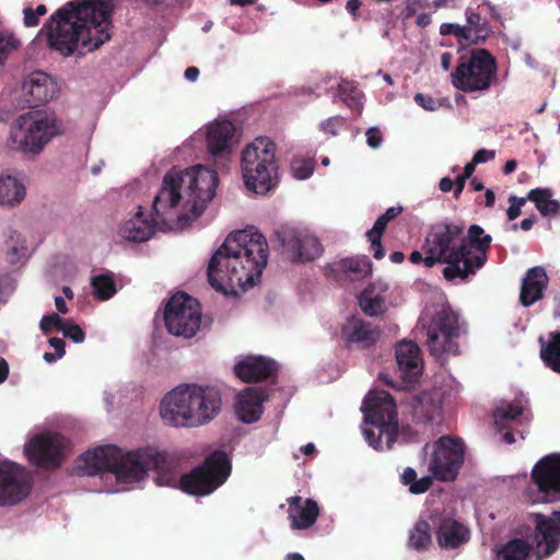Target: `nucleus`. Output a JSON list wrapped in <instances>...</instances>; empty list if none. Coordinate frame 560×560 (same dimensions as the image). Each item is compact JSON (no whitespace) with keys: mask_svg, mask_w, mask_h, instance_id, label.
Here are the masks:
<instances>
[{"mask_svg":"<svg viewBox=\"0 0 560 560\" xmlns=\"http://www.w3.org/2000/svg\"><path fill=\"white\" fill-rule=\"evenodd\" d=\"M179 465L180 457L174 452L149 446L122 454L117 446L105 445L83 453L75 469L83 476H95L102 471L113 472L117 480L122 482L140 481L147 476L148 470H154L158 486L178 488L195 497L214 492L228 480L232 470L231 460L221 450L209 454L202 464L180 477Z\"/></svg>","mask_w":560,"mask_h":560,"instance_id":"f257e3e1","label":"nucleus"},{"mask_svg":"<svg viewBox=\"0 0 560 560\" xmlns=\"http://www.w3.org/2000/svg\"><path fill=\"white\" fill-rule=\"evenodd\" d=\"M114 9L113 0L70 1L50 15L42 31L61 55H83L109 40Z\"/></svg>","mask_w":560,"mask_h":560,"instance_id":"f03ea898","label":"nucleus"},{"mask_svg":"<svg viewBox=\"0 0 560 560\" xmlns=\"http://www.w3.org/2000/svg\"><path fill=\"white\" fill-rule=\"evenodd\" d=\"M268 253V243L260 232H232L209 261L210 285L224 295H236L237 289L253 288L260 280Z\"/></svg>","mask_w":560,"mask_h":560,"instance_id":"7ed1b4c3","label":"nucleus"},{"mask_svg":"<svg viewBox=\"0 0 560 560\" xmlns=\"http://www.w3.org/2000/svg\"><path fill=\"white\" fill-rule=\"evenodd\" d=\"M218 184L217 172L203 165L172 168L153 200L156 220L166 223L177 218V222H188L200 217L214 197Z\"/></svg>","mask_w":560,"mask_h":560,"instance_id":"20e7f679","label":"nucleus"},{"mask_svg":"<svg viewBox=\"0 0 560 560\" xmlns=\"http://www.w3.org/2000/svg\"><path fill=\"white\" fill-rule=\"evenodd\" d=\"M221 405V393L217 387L183 384L164 396L160 415L170 425L199 427L214 419Z\"/></svg>","mask_w":560,"mask_h":560,"instance_id":"39448f33","label":"nucleus"},{"mask_svg":"<svg viewBox=\"0 0 560 560\" xmlns=\"http://www.w3.org/2000/svg\"><path fill=\"white\" fill-rule=\"evenodd\" d=\"M464 228L454 223H436L430 228L422 250L427 254L425 267L432 268L438 264H445L443 276L447 280L467 278V265L462 261L467 257V249L460 245L459 240Z\"/></svg>","mask_w":560,"mask_h":560,"instance_id":"423d86ee","label":"nucleus"},{"mask_svg":"<svg viewBox=\"0 0 560 560\" xmlns=\"http://www.w3.org/2000/svg\"><path fill=\"white\" fill-rule=\"evenodd\" d=\"M364 422L373 428L363 429L366 442L376 451L383 450L385 438L388 450L393 447L398 435V415L393 396L383 389L369 392L362 405Z\"/></svg>","mask_w":560,"mask_h":560,"instance_id":"0eeeda50","label":"nucleus"},{"mask_svg":"<svg viewBox=\"0 0 560 560\" xmlns=\"http://www.w3.org/2000/svg\"><path fill=\"white\" fill-rule=\"evenodd\" d=\"M242 174L247 189L266 194L278 182L276 144L267 137H258L242 152Z\"/></svg>","mask_w":560,"mask_h":560,"instance_id":"6e6552de","label":"nucleus"},{"mask_svg":"<svg viewBox=\"0 0 560 560\" xmlns=\"http://www.w3.org/2000/svg\"><path fill=\"white\" fill-rule=\"evenodd\" d=\"M58 133L59 127L52 113L27 112L12 122L7 147L23 153L38 154Z\"/></svg>","mask_w":560,"mask_h":560,"instance_id":"1a4fd4ad","label":"nucleus"},{"mask_svg":"<svg viewBox=\"0 0 560 560\" xmlns=\"http://www.w3.org/2000/svg\"><path fill=\"white\" fill-rule=\"evenodd\" d=\"M497 61L485 48H474L458 59L452 84L466 93L486 91L497 78Z\"/></svg>","mask_w":560,"mask_h":560,"instance_id":"9d476101","label":"nucleus"},{"mask_svg":"<svg viewBox=\"0 0 560 560\" xmlns=\"http://www.w3.org/2000/svg\"><path fill=\"white\" fill-rule=\"evenodd\" d=\"M164 322L170 334L184 338L194 337L201 326L199 302L185 292L174 294L165 305Z\"/></svg>","mask_w":560,"mask_h":560,"instance_id":"9b49d317","label":"nucleus"},{"mask_svg":"<svg viewBox=\"0 0 560 560\" xmlns=\"http://www.w3.org/2000/svg\"><path fill=\"white\" fill-rule=\"evenodd\" d=\"M427 329V346L430 353L436 358L443 354H459L458 315L451 308L444 307L436 312L430 319Z\"/></svg>","mask_w":560,"mask_h":560,"instance_id":"f8f14e48","label":"nucleus"},{"mask_svg":"<svg viewBox=\"0 0 560 560\" xmlns=\"http://www.w3.org/2000/svg\"><path fill=\"white\" fill-rule=\"evenodd\" d=\"M465 459V445L459 438L443 435L432 445L428 469L440 481H454Z\"/></svg>","mask_w":560,"mask_h":560,"instance_id":"ddd939ff","label":"nucleus"},{"mask_svg":"<svg viewBox=\"0 0 560 560\" xmlns=\"http://www.w3.org/2000/svg\"><path fill=\"white\" fill-rule=\"evenodd\" d=\"M276 236L293 262L312 261L323 253V246L318 238L306 231L281 226L276 231Z\"/></svg>","mask_w":560,"mask_h":560,"instance_id":"4468645a","label":"nucleus"},{"mask_svg":"<svg viewBox=\"0 0 560 560\" xmlns=\"http://www.w3.org/2000/svg\"><path fill=\"white\" fill-rule=\"evenodd\" d=\"M32 477L22 466L0 462V506H12L23 501L31 492Z\"/></svg>","mask_w":560,"mask_h":560,"instance_id":"2eb2a0df","label":"nucleus"},{"mask_svg":"<svg viewBox=\"0 0 560 560\" xmlns=\"http://www.w3.org/2000/svg\"><path fill=\"white\" fill-rule=\"evenodd\" d=\"M534 555L537 560L551 557L560 548V511L532 514Z\"/></svg>","mask_w":560,"mask_h":560,"instance_id":"dca6fc26","label":"nucleus"},{"mask_svg":"<svg viewBox=\"0 0 560 560\" xmlns=\"http://www.w3.org/2000/svg\"><path fill=\"white\" fill-rule=\"evenodd\" d=\"M67 440L58 433L42 434L33 438L25 453L34 465L44 468L59 467L65 458Z\"/></svg>","mask_w":560,"mask_h":560,"instance_id":"f3484780","label":"nucleus"},{"mask_svg":"<svg viewBox=\"0 0 560 560\" xmlns=\"http://www.w3.org/2000/svg\"><path fill=\"white\" fill-rule=\"evenodd\" d=\"M532 480L547 502L560 501V454L540 458L532 469Z\"/></svg>","mask_w":560,"mask_h":560,"instance_id":"a211bd4d","label":"nucleus"},{"mask_svg":"<svg viewBox=\"0 0 560 560\" xmlns=\"http://www.w3.org/2000/svg\"><path fill=\"white\" fill-rule=\"evenodd\" d=\"M491 242V235L487 234L478 224L470 225L466 236H460L459 243L466 247L468 253L462 261L463 267L467 265V278L475 275L485 265Z\"/></svg>","mask_w":560,"mask_h":560,"instance_id":"6ab92c4d","label":"nucleus"},{"mask_svg":"<svg viewBox=\"0 0 560 560\" xmlns=\"http://www.w3.org/2000/svg\"><path fill=\"white\" fill-rule=\"evenodd\" d=\"M381 331L377 326L357 316H350L340 328V338L345 347L350 349H369L380 339Z\"/></svg>","mask_w":560,"mask_h":560,"instance_id":"aec40b11","label":"nucleus"},{"mask_svg":"<svg viewBox=\"0 0 560 560\" xmlns=\"http://www.w3.org/2000/svg\"><path fill=\"white\" fill-rule=\"evenodd\" d=\"M431 518L435 526V537L440 548L457 549L470 539L468 527L457 520L444 514H431Z\"/></svg>","mask_w":560,"mask_h":560,"instance_id":"412c9836","label":"nucleus"},{"mask_svg":"<svg viewBox=\"0 0 560 560\" xmlns=\"http://www.w3.org/2000/svg\"><path fill=\"white\" fill-rule=\"evenodd\" d=\"M235 126L230 120L215 121L206 132L207 150L211 156L226 160L233 153Z\"/></svg>","mask_w":560,"mask_h":560,"instance_id":"4be33fe9","label":"nucleus"},{"mask_svg":"<svg viewBox=\"0 0 560 560\" xmlns=\"http://www.w3.org/2000/svg\"><path fill=\"white\" fill-rule=\"evenodd\" d=\"M372 273V264L366 256L347 257L325 267V276L338 283L358 281Z\"/></svg>","mask_w":560,"mask_h":560,"instance_id":"5701e85b","label":"nucleus"},{"mask_svg":"<svg viewBox=\"0 0 560 560\" xmlns=\"http://www.w3.org/2000/svg\"><path fill=\"white\" fill-rule=\"evenodd\" d=\"M277 371V362L262 355H247L234 365L235 375L245 383L265 381Z\"/></svg>","mask_w":560,"mask_h":560,"instance_id":"b1692460","label":"nucleus"},{"mask_svg":"<svg viewBox=\"0 0 560 560\" xmlns=\"http://www.w3.org/2000/svg\"><path fill=\"white\" fill-rule=\"evenodd\" d=\"M176 221L177 218H174L173 221H168L166 223L158 221L153 208L152 220H148L143 217L142 207H139L135 217L121 224L119 228V234L121 237L130 242L142 243L152 236L155 225L172 228Z\"/></svg>","mask_w":560,"mask_h":560,"instance_id":"393cba45","label":"nucleus"},{"mask_svg":"<svg viewBox=\"0 0 560 560\" xmlns=\"http://www.w3.org/2000/svg\"><path fill=\"white\" fill-rule=\"evenodd\" d=\"M23 93L30 107H37L54 98L57 93L56 83L42 71L31 73L23 83Z\"/></svg>","mask_w":560,"mask_h":560,"instance_id":"a878e982","label":"nucleus"},{"mask_svg":"<svg viewBox=\"0 0 560 560\" xmlns=\"http://www.w3.org/2000/svg\"><path fill=\"white\" fill-rule=\"evenodd\" d=\"M264 388L248 387L242 390L237 396L236 413L244 423H253L260 419L264 408L262 404L267 399Z\"/></svg>","mask_w":560,"mask_h":560,"instance_id":"bb28decb","label":"nucleus"},{"mask_svg":"<svg viewBox=\"0 0 560 560\" xmlns=\"http://www.w3.org/2000/svg\"><path fill=\"white\" fill-rule=\"evenodd\" d=\"M289 504V520L293 529H307L312 527L318 515L319 508L313 499L303 500L300 495L287 499Z\"/></svg>","mask_w":560,"mask_h":560,"instance_id":"cd10ccee","label":"nucleus"},{"mask_svg":"<svg viewBox=\"0 0 560 560\" xmlns=\"http://www.w3.org/2000/svg\"><path fill=\"white\" fill-rule=\"evenodd\" d=\"M548 283L549 279L542 267L529 268L522 280L520 303L528 307L541 300Z\"/></svg>","mask_w":560,"mask_h":560,"instance_id":"c85d7f7f","label":"nucleus"},{"mask_svg":"<svg viewBox=\"0 0 560 560\" xmlns=\"http://www.w3.org/2000/svg\"><path fill=\"white\" fill-rule=\"evenodd\" d=\"M396 360L400 372L409 382L421 372L420 348L412 341H401L396 347Z\"/></svg>","mask_w":560,"mask_h":560,"instance_id":"c756f323","label":"nucleus"},{"mask_svg":"<svg viewBox=\"0 0 560 560\" xmlns=\"http://www.w3.org/2000/svg\"><path fill=\"white\" fill-rule=\"evenodd\" d=\"M534 553V544L523 538H512L494 549V560H528Z\"/></svg>","mask_w":560,"mask_h":560,"instance_id":"7c9ffc66","label":"nucleus"},{"mask_svg":"<svg viewBox=\"0 0 560 560\" xmlns=\"http://www.w3.org/2000/svg\"><path fill=\"white\" fill-rule=\"evenodd\" d=\"M24 185L14 176L0 175V205L15 207L25 198Z\"/></svg>","mask_w":560,"mask_h":560,"instance_id":"2f4dec72","label":"nucleus"},{"mask_svg":"<svg viewBox=\"0 0 560 560\" xmlns=\"http://www.w3.org/2000/svg\"><path fill=\"white\" fill-rule=\"evenodd\" d=\"M494 423L499 431L510 428L511 422L527 424L530 421L528 415H524V407L518 404H508L498 407L493 412Z\"/></svg>","mask_w":560,"mask_h":560,"instance_id":"473e14b6","label":"nucleus"},{"mask_svg":"<svg viewBox=\"0 0 560 560\" xmlns=\"http://www.w3.org/2000/svg\"><path fill=\"white\" fill-rule=\"evenodd\" d=\"M431 524L425 520H418L408 535V547L418 552H424L432 546Z\"/></svg>","mask_w":560,"mask_h":560,"instance_id":"72a5a7b5","label":"nucleus"},{"mask_svg":"<svg viewBox=\"0 0 560 560\" xmlns=\"http://www.w3.org/2000/svg\"><path fill=\"white\" fill-rule=\"evenodd\" d=\"M551 192L546 188H535L527 194V199L533 201L542 215L557 214L560 211V203L550 198Z\"/></svg>","mask_w":560,"mask_h":560,"instance_id":"f704fd0d","label":"nucleus"},{"mask_svg":"<svg viewBox=\"0 0 560 560\" xmlns=\"http://www.w3.org/2000/svg\"><path fill=\"white\" fill-rule=\"evenodd\" d=\"M540 358L546 366L560 374V331L550 332L549 342L540 349Z\"/></svg>","mask_w":560,"mask_h":560,"instance_id":"c9c22d12","label":"nucleus"},{"mask_svg":"<svg viewBox=\"0 0 560 560\" xmlns=\"http://www.w3.org/2000/svg\"><path fill=\"white\" fill-rule=\"evenodd\" d=\"M387 218H385L383 214L380 215L373 228L369 231H366L365 235L369 240V242L371 243V250L373 253V257L377 260L384 258L385 256V250L382 246V235L384 233V231L386 230V226L387 224L389 223V221L386 220Z\"/></svg>","mask_w":560,"mask_h":560,"instance_id":"e433bc0d","label":"nucleus"},{"mask_svg":"<svg viewBox=\"0 0 560 560\" xmlns=\"http://www.w3.org/2000/svg\"><path fill=\"white\" fill-rule=\"evenodd\" d=\"M91 285L93 295L100 301H106L116 293V282L112 272L93 277Z\"/></svg>","mask_w":560,"mask_h":560,"instance_id":"4c0bfd02","label":"nucleus"},{"mask_svg":"<svg viewBox=\"0 0 560 560\" xmlns=\"http://www.w3.org/2000/svg\"><path fill=\"white\" fill-rule=\"evenodd\" d=\"M440 34L443 36L454 35L462 46L476 43L472 36H470V30L467 26L455 23H443L440 26Z\"/></svg>","mask_w":560,"mask_h":560,"instance_id":"58836bf2","label":"nucleus"},{"mask_svg":"<svg viewBox=\"0 0 560 560\" xmlns=\"http://www.w3.org/2000/svg\"><path fill=\"white\" fill-rule=\"evenodd\" d=\"M384 300L380 295L370 296L364 292L359 301L361 310L369 316H378L383 312Z\"/></svg>","mask_w":560,"mask_h":560,"instance_id":"ea45409f","label":"nucleus"},{"mask_svg":"<svg viewBox=\"0 0 560 560\" xmlns=\"http://www.w3.org/2000/svg\"><path fill=\"white\" fill-rule=\"evenodd\" d=\"M291 172L296 179H306L314 172V161L310 159H293Z\"/></svg>","mask_w":560,"mask_h":560,"instance_id":"a19ab883","label":"nucleus"},{"mask_svg":"<svg viewBox=\"0 0 560 560\" xmlns=\"http://www.w3.org/2000/svg\"><path fill=\"white\" fill-rule=\"evenodd\" d=\"M338 94L340 98L346 103L349 107H353L360 104L361 101V91L349 83L339 84Z\"/></svg>","mask_w":560,"mask_h":560,"instance_id":"79ce46f5","label":"nucleus"},{"mask_svg":"<svg viewBox=\"0 0 560 560\" xmlns=\"http://www.w3.org/2000/svg\"><path fill=\"white\" fill-rule=\"evenodd\" d=\"M66 320H63L57 313L45 315L40 319V329L45 335L50 334L52 330L61 331Z\"/></svg>","mask_w":560,"mask_h":560,"instance_id":"37998d69","label":"nucleus"},{"mask_svg":"<svg viewBox=\"0 0 560 560\" xmlns=\"http://www.w3.org/2000/svg\"><path fill=\"white\" fill-rule=\"evenodd\" d=\"M346 125V119L342 116H332L320 122V130L330 137L339 135V130Z\"/></svg>","mask_w":560,"mask_h":560,"instance_id":"c03bdc74","label":"nucleus"},{"mask_svg":"<svg viewBox=\"0 0 560 560\" xmlns=\"http://www.w3.org/2000/svg\"><path fill=\"white\" fill-rule=\"evenodd\" d=\"M467 27L470 30V36H472V31L478 37L482 31L486 30V22H482V18L480 13L474 11L471 8H467L465 11Z\"/></svg>","mask_w":560,"mask_h":560,"instance_id":"a18cd8bd","label":"nucleus"},{"mask_svg":"<svg viewBox=\"0 0 560 560\" xmlns=\"http://www.w3.org/2000/svg\"><path fill=\"white\" fill-rule=\"evenodd\" d=\"M61 331L66 338L71 339L75 343L82 342L85 338V332L79 325L67 320Z\"/></svg>","mask_w":560,"mask_h":560,"instance_id":"49530a36","label":"nucleus"},{"mask_svg":"<svg viewBox=\"0 0 560 560\" xmlns=\"http://www.w3.org/2000/svg\"><path fill=\"white\" fill-rule=\"evenodd\" d=\"M527 198L516 197L514 195L509 197V208L506 210V217L509 221H514L522 213V207L526 203Z\"/></svg>","mask_w":560,"mask_h":560,"instance_id":"de8ad7c7","label":"nucleus"},{"mask_svg":"<svg viewBox=\"0 0 560 560\" xmlns=\"http://www.w3.org/2000/svg\"><path fill=\"white\" fill-rule=\"evenodd\" d=\"M415 102L422 108L431 112L439 109L443 104L441 100L423 93H417L415 95Z\"/></svg>","mask_w":560,"mask_h":560,"instance_id":"09e8293b","label":"nucleus"},{"mask_svg":"<svg viewBox=\"0 0 560 560\" xmlns=\"http://www.w3.org/2000/svg\"><path fill=\"white\" fill-rule=\"evenodd\" d=\"M19 46V40L13 36H0V63H2L9 52L14 50Z\"/></svg>","mask_w":560,"mask_h":560,"instance_id":"8fccbe9b","label":"nucleus"},{"mask_svg":"<svg viewBox=\"0 0 560 560\" xmlns=\"http://www.w3.org/2000/svg\"><path fill=\"white\" fill-rule=\"evenodd\" d=\"M433 478L431 476H424L420 479L416 478V481L410 485L409 491L413 494H421L427 492L432 486Z\"/></svg>","mask_w":560,"mask_h":560,"instance_id":"3c124183","label":"nucleus"},{"mask_svg":"<svg viewBox=\"0 0 560 560\" xmlns=\"http://www.w3.org/2000/svg\"><path fill=\"white\" fill-rule=\"evenodd\" d=\"M366 143L372 149H378L382 144L383 137L377 127H371L366 130Z\"/></svg>","mask_w":560,"mask_h":560,"instance_id":"603ef678","label":"nucleus"},{"mask_svg":"<svg viewBox=\"0 0 560 560\" xmlns=\"http://www.w3.org/2000/svg\"><path fill=\"white\" fill-rule=\"evenodd\" d=\"M23 15V22L26 27H34L38 25L39 16L31 7L24 8Z\"/></svg>","mask_w":560,"mask_h":560,"instance_id":"864d4df0","label":"nucleus"},{"mask_svg":"<svg viewBox=\"0 0 560 560\" xmlns=\"http://www.w3.org/2000/svg\"><path fill=\"white\" fill-rule=\"evenodd\" d=\"M494 156H495L494 151L480 149L475 153L472 161H474V164H481V163H486L488 161L493 160Z\"/></svg>","mask_w":560,"mask_h":560,"instance_id":"5fc2aeb1","label":"nucleus"},{"mask_svg":"<svg viewBox=\"0 0 560 560\" xmlns=\"http://www.w3.org/2000/svg\"><path fill=\"white\" fill-rule=\"evenodd\" d=\"M50 347H52L56 351V357H63L66 353L65 347L66 342L61 338L51 337L48 340Z\"/></svg>","mask_w":560,"mask_h":560,"instance_id":"6e6d98bb","label":"nucleus"},{"mask_svg":"<svg viewBox=\"0 0 560 560\" xmlns=\"http://www.w3.org/2000/svg\"><path fill=\"white\" fill-rule=\"evenodd\" d=\"M417 477V471L411 467H407L401 474L400 479L402 485L408 486L410 488V485H412L416 481Z\"/></svg>","mask_w":560,"mask_h":560,"instance_id":"4d7b16f0","label":"nucleus"},{"mask_svg":"<svg viewBox=\"0 0 560 560\" xmlns=\"http://www.w3.org/2000/svg\"><path fill=\"white\" fill-rule=\"evenodd\" d=\"M466 180H467V178H464V176H462V175L457 176L456 179L454 180V197L455 198H458L459 195L463 192V190L465 188Z\"/></svg>","mask_w":560,"mask_h":560,"instance_id":"13d9d810","label":"nucleus"},{"mask_svg":"<svg viewBox=\"0 0 560 560\" xmlns=\"http://www.w3.org/2000/svg\"><path fill=\"white\" fill-rule=\"evenodd\" d=\"M425 259H427V254H424V253L422 254L419 250H413L409 255V261L415 265L422 262L425 266Z\"/></svg>","mask_w":560,"mask_h":560,"instance_id":"bf43d9fd","label":"nucleus"},{"mask_svg":"<svg viewBox=\"0 0 560 560\" xmlns=\"http://www.w3.org/2000/svg\"><path fill=\"white\" fill-rule=\"evenodd\" d=\"M402 212V207H390L388 208L383 215L387 218V221H392L396 219Z\"/></svg>","mask_w":560,"mask_h":560,"instance_id":"052dcab7","label":"nucleus"},{"mask_svg":"<svg viewBox=\"0 0 560 560\" xmlns=\"http://www.w3.org/2000/svg\"><path fill=\"white\" fill-rule=\"evenodd\" d=\"M439 188L443 191V192H448L451 191L452 189H454V180L450 177H443L441 180H440V184H439Z\"/></svg>","mask_w":560,"mask_h":560,"instance_id":"680f3d73","label":"nucleus"},{"mask_svg":"<svg viewBox=\"0 0 560 560\" xmlns=\"http://www.w3.org/2000/svg\"><path fill=\"white\" fill-rule=\"evenodd\" d=\"M360 7H361L360 0H349L347 2L346 9L348 10V12L351 15L357 16V11L360 9Z\"/></svg>","mask_w":560,"mask_h":560,"instance_id":"e2e57ef3","label":"nucleus"},{"mask_svg":"<svg viewBox=\"0 0 560 560\" xmlns=\"http://www.w3.org/2000/svg\"><path fill=\"white\" fill-rule=\"evenodd\" d=\"M494 202H495V194L492 189H487L486 192H485V206L487 208H492L494 206Z\"/></svg>","mask_w":560,"mask_h":560,"instance_id":"0e129e2a","label":"nucleus"},{"mask_svg":"<svg viewBox=\"0 0 560 560\" xmlns=\"http://www.w3.org/2000/svg\"><path fill=\"white\" fill-rule=\"evenodd\" d=\"M536 222V215L533 214L532 217L529 218H525L521 221L520 223V228L523 230V231H529L533 225L535 224Z\"/></svg>","mask_w":560,"mask_h":560,"instance_id":"69168bd1","label":"nucleus"},{"mask_svg":"<svg viewBox=\"0 0 560 560\" xmlns=\"http://www.w3.org/2000/svg\"><path fill=\"white\" fill-rule=\"evenodd\" d=\"M452 54L451 52H443L441 56V67L444 71H448L452 63Z\"/></svg>","mask_w":560,"mask_h":560,"instance_id":"338daca9","label":"nucleus"},{"mask_svg":"<svg viewBox=\"0 0 560 560\" xmlns=\"http://www.w3.org/2000/svg\"><path fill=\"white\" fill-rule=\"evenodd\" d=\"M198 75H199V69L197 67H188L185 70V78L189 81L197 80Z\"/></svg>","mask_w":560,"mask_h":560,"instance_id":"774afa93","label":"nucleus"}]
</instances>
